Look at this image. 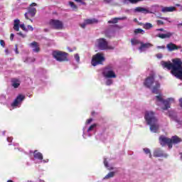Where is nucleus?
<instances>
[{
    "instance_id": "f257e3e1",
    "label": "nucleus",
    "mask_w": 182,
    "mask_h": 182,
    "mask_svg": "<svg viewBox=\"0 0 182 182\" xmlns=\"http://www.w3.org/2000/svg\"><path fill=\"white\" fill-rule=\"evenodd\" d=\"M161 65L164 68L171 70V75L175 77L182 80V62L180 58L173 59L172 63L161 61Z\"/></svg>"
},
{
    "instance_id": "f03ea898",
    "label": "nucleus",
    "mask_w": 182,
    "mask_h": 182,
    "mask_svg": "<svg viewBox=\"0 0 182 182\" xmlns=\"http://www.w3.org/2000/svg\"><path fill=\"white\" fill-rule=\"evenodd\" d=\"M145 119L150 126L151 132L156 133L159 130V124L157 123V119L154 117V112L146 111L145 113Z\"/></svg>"
},
{
    "instance_id": "7ed1b4c3",
    "label": "nucleus",
    "mask_w": 182,
    "mask_h": 182,
    "mask_svg": "<svg viewBox=\"0 0 182 182\" xmlns=\"http://www.w3.org/2000/svg\"><path fill=\"white\" fill-rule=\"evenodd\" d=\"M144 85L146 87H149V89H152V93H159V89H160V82L154 80V75H151L146 79Z\"/></svg>"
},
{
    "instance_id": "20e7f679",
    "label": "nucleus",
    "mask_w": 182,
    "mask_h": 182,
    "mask_svg": "<svg viewBox=\"0 0 182 182\" xmlns=\"http://www.w3.org/2000/svg\"><path fill=\"white\" fill-rule=\"evenodd\" d=\"M155 102L158 106H161L163 110H167L170 109V105L174 102V99L168 98L164 100L163 98V95L159 94V95L156 96L155 98Z\"/></svg>"
},
{
    "instance_id": "39448f33",
    "label": "nucleus",
    "mask_w": 182,
    "mask_h": 182,
    "mask_svg": "<svg viewBox=\"0 0 182 182\" xmlns=\"http://www.w3.org/2000/svg\"><path fill=\"white\" fill-rule=\"evenodd\" d=\"M181 141V139L178 138V136H172L171 139H168L164 136H161L159 137V143L161 146H166V144H168L169 149H171L173 147V144H177V143H180Z\"/></svg>"
},
{
    "instance_id": "423d86ee",
    "label": "nucleus",
    "mask_w": 182,
    "mask_h": 182,
    "mask_svg": "<svg viewBox=\"0 0 182 182\" xmlns=\"http://www.w3.org/2000/svg\"><path fill=\"white\" fill-rule=\"evenodd\" d=\"M104 60L105 55L100 53H98L92 57L91 64L92 66H97V65H102Z\"/></svg>"
},
{
    "instance_id": "0eeeda50",
    "label": "nucleus",
    "mask_w": 182,
    "mask_h": 182,
    "mask_svg": "<svg viewBox=\"0 0 182 182\" xmlns=\"http://www.w3.org/2000/svg\"><path fill=\"white\" fill-rule=\"evenodd\" d=\"M67 53L65 52L55 50L53 52V56L58 60V62H63L65 60H68Z\"/></svg>"
},
{
    "instance_id": "6e6552de",
    "label": "nucleus",
    "mask_w": 182,
    "mask_h": 182,
    "mask_svg": "<svg viewBox=\"0 0 182 182\" xmlns=\"http://www.w3.org/2000/svg\"><path fill=\"white\" fill-rule=\"evenodd\" d=\"M97 46L100 50H106L107 49H113V48L109 46L107 41L105 38H100L97 40Z\"/></svg>"
},
{
    "instance_id": "1a4fd4ad",
    "label": "nucleus",
    "mask_w": 182,
    "mask_h": 182,
    "mask_svg": "<svg viewBox=\"0 0 182 182\" xmlns=\"http://www.w3.org/2000/svg\"><path fill=\"white\" fill-rule=\"evenodd\" d=\"M32 6H36V4L33 3L31 4V6L28 8V12L24 14L26 19H29V18H33V16H35V15L36 14V9Z\"/></svg>"
},
{
    "instance_id": "9d476101",
    "label": "nucleus",
    "mask_w": 182,
    "mask_h": 182,
    "mask_svg": "<svg viewBox=\"0 0 182 182\" xmlns=\"http://www.w3.org/2000/svg\"><path fill=\"white\" fill-rule=\"evenodd\" d=\"M49 25L54 29H63V23L59 20L51 19L49 21Z\"/></svg>"
},
{
    "instance_id": "9b49d317",
    "label": "nucleus",
    "mask_w": 182,
    "mask_h": 182,
    "mask_svg": "<svg viewBox=\"0 0 182 182\" xmlns=\"http://www.w3.org/2000/svg\"><path fill=\"white\" fill-rule=\"evenodd\" d=\"M19 23H21V21H19V19L14 20V31H16V32L19 31V26H20V28L23 31H25L26 32L28 31V29L26 28V27H25L24 23H22L20 26H19Z\"/></svg>"
},
{
    "instance_id": "f8f14e48",
    "label": "nucleus",
    "mask_w": 182,
    "mask_h": 182,
    "mask_svg": "<svg viewBox=\"0 0 182 182\" xmlns=\"http://www.w3.org/2000/svg\"><path fill=\"white\" fill-rule=\"evenodd\" d=\"M25 99V95H19L11 104L12 107H18L22 101Z\"/></svg>"
},
{
    "instance_id": "ddd939ff",
    "label": "nucleus",
    "mask_w": 182,
    "mask_h": 182,
    "mask_svg": "<svg viewBox=\"0 0 182 182\" xmlns=\"http://www.w3.org/2000/svg\"><path fill=\"white\" fill-rule=\"evenodd\" d=\"M103 75L105 77H107L108 79H112L116 77V73L113 72V70L106 68L104 72Z\"/></svg>"
},
{
    "instance_id": "4468645a",
    "label": "nucleus",
    "mask_w": 182,
    "mask_h": 182,
    "mask_svg": "<svg viewBox=\"0 0 182 182\" xmlns=\"http://www.w3.org/2000/svg\"><path fill=\"white\" fill-rule=\"evenodd\" d=\"M134 12L138 14H150V10L146 7H136L134 9Z\"/></svg>"
},
{
    "instance_id": "2eb2a0df",
    "label": "nucleus",
    "mask_w": 182,
    "mask_h": 182,
    "mask_svg": "<svg viewBox=\"0 0 182 182\" xmlns=\"http://www.w3.org/2000/svg\"><path fill=\"white\" fill-rule=\"evenodd\" d=\"M153 45L150 43H141V46L139 48L140 52H144V50H147L149 48H151Z\"/></svg>"
},
{
    "instance_id": "dca6fc26",
    "label": "nucleus",
    "mask_w": 182,
    "mask_h": 182,
    "mask_svg": "<svg viewBox=\"0 0 182 182\" xmlns=\"http://www.w3.org/2000/svg\"><path fill=\"white\" fill-rule=\"evenodd\" d=\"M166 48H167L168 50H170L171 52L173 50H176L177 49L181 48V46H179L177 47V46H176V44H174L173 43H170L167 44Z\"/></svg>"
},
{
    "instance_id": "f3484780",
    "label": "nucleus",
    "mask_w": 182,
    "mask_h": 182,
    "mask_svg": "<svg viewBox=\"0 0 182 182\" xmlns=\"http://www.w3.org/2000/svg\"><path fill=\"white\" fill-rule=\"evenodd\" d=\"M161 12H164V14H166V12H174V11H176V7H174V6H170V7L161 6Z\"/></svg>"
},
{
    "instance_id": "a211bd4d",
    "label": "nucleus",
    "mask_w": 182,
    "mask_h": 182,
    "mask_svg": "<svg viewBox=\"0 0 182 182\" xmlns=\"http://www.w3.org/2000/svg\"><path fill=\"white\" fill-rule=\"evenodd\" d=\"M97 23V20L93 18V19H87V20H85L84 23L81 24V27L82 28H85L86 27V25H90L92 23Z\"/></svg>"
},
{
    "instance_id": "6ab92c4d",
    "label": "nucleus",
    "mask_w": 182,
    "mask_h": 182,
    "mask_svg": "<svg viewBox=\"0 0 182 182\" xmlns=\"http://www.w3.org/2000/svg\"><path fill=\"white\" fill-rule=\"evenodd\" d=\"M157 36L161 38V39H166L167 38H171V36H173V33L166 32V33H159Z\"/></svg>"
},
{
    "instance_id": "aec40b11",
    "label": "nucleus",
    "mask_w": 182,
    "mask_h": 182,
    "mask_svg": "<svg viewBox=\"0 0 182 182\" xmlns=\"http://www.w3.org/2000/svg\"><path fill=\"white\" fill-rule=\"evenodd\" d=\"M34 159L42 161L43 160V155L41 152H38V151H34Z\"/></svg>"
},
{
    "instance_id": "412c9836",
    "label": "nucleus",
    "mask_w": 182,
    "mask_h": 182,
    "mask_svg": "<svg viewBox=\"0 0 182 182\" xmlns=\"http://www.w3.org/2000/svg\"><path fill=\"white\" fill-rule=\"evenodd\" d=\"M31 48H33V50L34 52H39L40 49H39V44H38V43L36 42H33L30 44Z\"/></svg>"
},
{
    "instance_id": "4be33fe9",
    "label": "nucleus",
    "mask_w": 182,
    "mask_h": 182,
    "mask_svg": "<svg viewBox=\"0 0 182 182\" xmlns=\"http://www.w3.org/2000/svg\"><path fill=\"white\" fill-rule=\"evenodd\" d=\"M12 86L14 87L15 89L16 87H19V85H21V82L17 79H13L12 80Z\"/></svg>"
},
{
    "instance_id": "5701e85b",
    "label": "nucleus",
    "mask_w": 182,
    "mask_h": 182,
    "mask_svg": "<svg viewBox=\"0 0 182 182\" xmlns=\"http://www.w3.org/2000/svg\"><path fill=\"white\" fill-rule=\"evenodd\" d=\"M161 156H163V153L161 152V151H160L159 149L154 151V157H161Z\"/></svg>"
},
{
    "instance_id": "b1692460",
    "label": "nucleus",
    "mask_w": 182,
    "mask_h": 182,
    "mask_svg": "<svg viewBox=\"0 0 182 182\" xmlns=\"http://www.w3.org/2000/svg\"><path fill=\"white\" fill-rule=\"evenodd\" d=\"M120 19H127V17H123L122 18H113L112 20L109 21V23H117V21H120Z\"/></svg>"
},
{
    "instance_id": "393cba45",
    "label": "nucleus",
    "mask_w": 182,
    "mask_h": 182,
    "mask_svg": "<svg viewBox=\"0 0 182 182\" xmlns=\"http://www.w3.org/2000/svg\"><path fill=\"white\" fill-rule=\"evenodd\" d=\"M144 29H151L153 28V24L150 23H146L143 25Z\"/></svg>"
},
{
    "instance_id": "a878e982",
    "label": "nucleus",
    "mask_w": 182,
    "mask_h": 182,
    "mask_svg": "<svg viewBox=\"0 0 182 182\" xmlns=\"http://www.w3.org/2000/svg\"><path fill=\"white\" fill-rule=\"evenodd\" d=\"M132 45H141V42L136 38H133L131 40Z\"/></svg>"
},
{
    "instance_id": "bb28decb",
    "label": "nucleus",
    "mask_w": 182,
    "mask_h": 182,
    "mask_svg": "<svg viewBox=\"0 0 182 182\" xmlns=\"http://www.w3.org/2000/svg\"><path fill=\"white\" fill-rule=\"evenodd\" d=\"M134 33H141V35H144V30L141 28H137L134 30Z\"/></svg>"
},
{
    "instance_id": "cd10ccee",
    "label": "nucleus",
    "mask_w": 182,
    "mask_h": 182,
    "mask_svg": "<svg viewBox=\"0 0 182 182\" xmlns=\"http://www.w3.org/2000/svg\"><path fill=\"white\" fill-rule=\"evenodd\" d=\"M69 5H70V6L72 8V9L73 11H76V9H77V6H75L74 2L70 1L69 2Z\"/></svg>"
},
{
    "instance_id": "c85d7f7f",
    "label": "nucleus",
    "mask_w": 182,
    "mask_h": 182,
    "mask_svg": "<svg viewBox=\"0 0 182 182\" xmlns=\"http://www.w3.org/2000/svg\"><path fill=\"white\" fill-rule=\"evenodd\" d=\"M114 172H110L105 177V178H112V177H114Z\"/></svg>"
},
{
    "instance_id": "c756f323",
    "label": "nucleus",
    "mask_w": 182,
    "mask_h": 182,
    "mask_svg": "<svg viewBox=\"0 0 182 182\" xmlns=\"http://www.w3.org/2000/svg\"><path fill=\"white\" fill-rule=\"evenodd\" d=\"M144 151L146 153V154H149V157L151 159V153H150V149L145 148L144 149Z\"/></svg>"
},
{
    "instance_id": "7c9ffc66",
    "label": "nucleus",
    "mask_w": 182,
    "mask_h": 182,
    "mask_svg": "<svg viewBox=\"0 0 182 182\" xmlns=\"http://www.w3.org/2000/svg\"><path fill=\"white\" fill-rule=\"evenodd\" d=\"M95 127H96V124H92L91 125L89 129H87V133H90V132H92V130H93V129H95Z\"/></svg>"
},
{
    "instance_id": "2f4dec72",
    "label": "nucleus",
    "mask_w": 182,
    "mask_h": 182,
    "mask_svg": "<svg viewBox=\"0 0 182 182\" xmlns=\"http://www.w3.org/2000/svg\"><path fill=\"white\" fill-rule=\"evenodd\" d=\"M74 58L77 62H80V57L79 56V54H75L74 55Z\"/></svg>"
},
{
    "instance_id": "473e14b6",
    "label": "nucleus",
    "mask_w": 182,
    "mask_h": 182,
    "mask_svg": "<svg viewBox=\"0 0 182 182\" xmlns=\"http://www.w3.org/2000/svg\"><path fill=\"white\" fill-rule=\"evenodd\" d=\"M104 164H105V167L107 168H108V170H112V168L110 166H109V165L107 164V161H106V159L104 160Z\"/></svg>"
},
{
    "instance_id": "72a5a7b5",
    "label": "nucleus",
    "mask_w": 182,
    "mask_h": 182,
    "mask_svg": "<svg viewBox=\"0 0 182 182\" xmlns=\"http://www.w3.org/2000/svg\"><path fill=\"white\" fill-rule=\"evenodd\" d=\"M5 100H6L5 96L0 95V103H4V102H5Z\"/></svg>"
},
{
    "instance_id": "f704fd0d",
    "label": "nucleus",
    "mask_w": 182,
    "mask_h": 182,
    "mask_svg": "<svg viewBox=\"0 0 182 182\" xmlns=\"http://www.w3.org/2000/svg\"><path fill=\"white\" fill-rule=\"evenodd\" d=\"M112 83H113V80L108 79L106 82V85L107 86H110V85H112Z\"/></svg>"
},
{
    "instance_id": "c9c22d12",
    "label": "nucleus",
    "mask_w": 182,
    "mask_h": 182,
    "mask_svg": "<svg viewBox=\"0 0 182 182\" xmlns=\"http://www.w3.org/2000/svg\"><path fill=\"white\" fill-rule=\"evenodd\" d=\"M175 122H176V123H178V124H179V125L182 124V120H181L180 118L175 119Z\"/></svg>"
},
{
    "instance_id": "e433bc0d",
    "label": "nucleus",
    "mask_w": 182,
    "mask_h": 182,
    "mask_svg": "<svg viewBox=\"0 0 182 182\" xmlns=\"http://www.w3.org/2000/svg\"><path fill=\"white\" fill-rule=\"evenodd\" d=\"M0 44L3 48H5V41H4V40L0 41Z\"/></svg>"
},
{
    "instance_id": "4c0bfd02",
    "label": "nucleus",
    "mask_w": 182,
    "mask_h": 182,
    "mask_svg": "<svg viewBox=\"0 0 182 182\" xmlns=\"http://www.w3.org/2000/svg\"><path fill=\"white\" fill-rule=\"evenodd\" d=\"M26 29L27 31H33V27L32 26H28Z\"/></svg>"
},
{
    "instance_id": "58836bf2",
    "label": "nucleus",
    "mask_w": 182,
    "mask_h": 182,
    "mask_svg": "<svg viewBox=\"0 0 182 182\" xmlns=\"http://www.w3.org/2000/svg\"><path fill=\"white\" fill-rule=\"evenodd\" d=\"M93 121V119H89L87 120L86 124H90V123H92V122Z\"/></svg>"
},
{
    "instance_id": "ea45409f",
    "label": "nucleus",
    "mask_w": 182,
    "mask_h": 182,
    "mask_svg": "<svg viewBox=\"0 0 182 182\" xmlns=\"http://www.w3.org/2000/svg\"><path fill=\"white\" fill-rule=\"evenodd\" d=\"M157 24L158 25H163V21H161V20L157 21Z\"/></svg>"
},
{
    "instance_id": "a19ab883",
    "label": "nucleus",
    "mask_w": 182,
    "mask_h": 182,
    "mask_svg": "<svg viewBox=\"0 0 182 182\" xmlns=\"http://www.w3.org/2000/svg\"><path fill=\"white\" fill-rule=\"evenodd\" d=\"M156 57L158 58V59H161V58H163V55L161 54H157Z\"/></svg>"
},
{
    "instance_id": "79ce46f5",
    "label": "nucleus",
    "mask_w": 182,
    "mask_h": 182,
    "mask_svg": "<svg viewBox=\"0 0 182 182\" xmlns=\"http://www.w3.org/2000/svg\"><path fill=\"white\" fill-rule=\"evenodd\" d=\"M14 33H11L10 36L11 41H14Z\"/></svg>"
},
{
    "instance_id": "37998d69",
    "label": "nucleus",
    "mask_w": 182,
    "mask_h": 182,
    "mask_svg": "<svg viewBox=\"0 0 182 182\" xmlns=\"http://www.w3.org/2000/svg\"><path fill=\"white\" fill-rule=\"evenodd\" d=\"M166 47L164 46H157L158 49H164Z\"/></svg>"
},
{
    "instance_id": "c03bdc74",
    "label": "nucleus",
    "mask_w": 182,
    "mask_h": 182,
    "mask_svg": "<svg viewBox=\"0 0 182 182\" xmlns=\"http://www.w3.org/2000/svg\"><path fill=\"white\" fill-rule=\"evenodd\" d=\"M7 141H9V143H11V141H12V137H9V138H7Z\"/></svg>"
},
{
    "instance_id": "a18cd8bd",
    "label": "nucleus",
    "mask_w": 182,
    "mask_h": 182,
    "mask_svg": "<svg viewBox=\"0 0 182 182\" xmlns=\"http://www.w3.org/2000/svg\"><path fill=\"white\" fill-rule=\"evenodd\" d=\"M164 19L165 21H168V22H171V21H170V18H164Z\"/></svg>"
},
{
    "instance_id": "49530a36",
    "label": "nucleus",
    "mask_w": 182,
    "mask_h": 182,
    "mask_svg": "<svg viewBox=\"0 0 182 182\" xmlns=\"http://www.w3.org/2000/svg\"><path fill=\"white\" fill-rule=\"evenodd\" d=\"M18 35H20L22 38H25V35L22 34V33H18Z\"/></svg>"
},
{
    "instance_id": "de8ad7c7",
    "label": "nucleus",
    "mask_w": 182,
    "mask_h": 182,
    "mask_svg": "<svg viewBox=\"0 0 182 182\" xmlns=\"http://www.w3.org/2000/svg\"><path fill=\"white\" fill-rule=\"evenodd\" d=\"M16 53H19V52L18 51V46L16 45Z\"/></svg>"
},
{
    "instance_id": "09e8293b",
    "label": "nucleus",
    "mask_w": 182,
    "mask_h": 182,
    "mask_svg": "<svg viewBox=\"0 0 182 182\" xmlns=\"http://www.w3.org/2000/svg\"><path fill=\"white\" fill-rule=\"evenodd\" d=\"M179 103H180L181 107H182V98H181V99L179 100Z\"/></svg>"
},
{
    "instance_id": "8fccbe9b",
    "label": "nucleus",
    "mask_w": 182,
    "mask_h": 182,
    "mask_svg": "<svg viewBox=\"0 0 182 182\" xmlns=\"http://www.w3.org/2000/svg\"><path fill=\"white\" fill-rule=\"evenodd\" d=\"M35 61V60H31V58H28V60H27V62H34Z\"/></svg>"
},
{
    "instance_id": "3c124183",
    "label": "nucleus",
    "mask_w": 182,
    "mask_h": 182,
    "mask_svg": "<svg viewBox=\"0 0 182 182\" xmlns=\"http://www.w3.org/2000/svg\"><path fill=\"white\" fill-rule=\"evenodd\" d=\"M167 114L169 117H171V112H168Z\"/></svg>"
},
{
    "instance_id": "603ef678",
    "label": "nucleus",
    "mask_w": 182,
    "mask_h": 182,
    "mask_svg": "<svg viewBox=\"0 0 182 182\" xmlns=\"http://www.w3.org/2000/svg\"><path fill=\"white\" fill-rule=\"evenodd\" d=\"M5 53H6V55H8V53H9V50L8 49H6Z\"/></svg>"
},
{
    "instance_id": "864d4df0",
    "label": "nucleus",
    "mask_w": 182,
    "mask_h": 182,
    "mask_svg": "<svg viewBox=\"0 0 182 182\" xmlns=\"http://www.w3.org/2000/svg\"><path fill=\"white\" fill-rule=\"evenodd\" d=\"M48 161H49L48 159H47L46 161V160H43V163H48Z\"/></svg>"
},
{
    "instance_id": "5fc2aeb1",
    "label": "nucleus",
    "mask_w": 182,
    "mask_h": 182,
    "mask_svg": "<svg viewBox=\"0 0 182 182\" xmlns=\"http://www.w3.org/2000/svg\"><path fill=\"white\" fill-rule=\"evenodd\" d=\"M156 31H163V28L156 29Z\"/></svg>"
},
{
    "instance_id": "6e6d98bb",
    "label": "nucleus",
    "mask_w": 182,
    "mask_h": 182,
    "mask_svg": "<svg viewBox=\"0 0 182 182\" xmlns=\"http://www.w3.org/2000/svg\"><path fill=\"white\" fill-rule=\"evenodd\" d=\"M76 2H82V0H75Z\"/></svg>"
},
{
    "instance_id": "4d7b16f0",
    "label": "nucleus",
    "mask_w": 182,
    "mask_h": 182,
    "mask_svg": "<svg viewBox=\"0 0 182 182\" xmlns=\"http://www.w3.org/2000/svg\"><path fill=\"white\" fill-rule=\"evenodd\" d=\"M178 26H182V23H180L179 24H178Z\"/></svg>"
},
{
    "instance_id": "13d9d810",
    "label": "nucleus",
    "mask_w": 182,
    "mask_h": 182,
    "mask_svg": "<svg viewBox=\"0 0 182 182\" xmlns=\"http://www.w3.org/2000/svg\"><path fill=\"white\" fill-rule=\"evenodd\" d=\"M7 182H14V181H12L11 180H9Z\"/></svg>"
},
{
    "instance_id": "bf43d9fd",
    "label": "nucleus",
    "mask_w": 182,
    "mask_h": 182,
    "mask_svg": "<svg viewBox=\"0 0 182 182\" xmlns=\"http://www.w3.org/2000/svg\"><path fill=\"white\" fill-rule=\"evenodd\" d=\"M83 138H84V139H86V137L85 136V134H83Z\"/></svg>"
},
{
    "instance_id": "052dcab7",
    "label": "nucleus",
    "mask_w": 182,
    "mask_h": 182,
    "mask_svg": "<svg viewBox=\"0 0 182 182\" xmlns=\"http://www.w3.org/2000/svg\"><path fill=\"white\" fill-rule=\"evenodd\" d=\"M181 159H182V153H181Z\"/></svg>"
},
{
    "instance_id": "680f3d73",
    "label": "nucleus",
    "mask_w": 182,
    "mask_h": 182,
    "mask_svg": "<svg viewBox=\"0 0 182 182\" xmlns=\"http://www.w3.org/2000/svg\"><path fill=\"white\" fill-rule=\"evenodd\" d=\"M30 21H31V22H33V21H32V20H31V19H30Z\"/></svg>"
},
{
    "instance_id": "e2e57ef3",
    "label": "nucleus",
    "mask_w": 182,
    "mask_h": 182,
    "mask_svg": "<svg viewBox=\"0 0 182 182\" xmlns=\"http://www.w3.org/2000/svg\"><path fill=\"white\" fill-rule=\"evenodd\" d=\"M70 50V52H72V50Z\"/></svg>"
},
{
    "instance_id": "0e129e2a",
    "label": "nucleus",
    "mask_w": 182,
    "mask_h": 182,
    "mask_svg": "<svg viewBox=\"0 0 182 182\" xmlns=\"http://www.w3.org/2000/svg\"><path fill=\"white\" fill-rule=\"evenodd\" d=\"M181 11H182V6H181Z\"/></svg>"
}]
</instances>
